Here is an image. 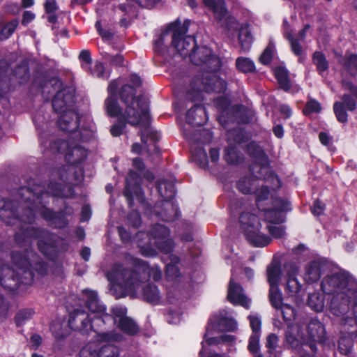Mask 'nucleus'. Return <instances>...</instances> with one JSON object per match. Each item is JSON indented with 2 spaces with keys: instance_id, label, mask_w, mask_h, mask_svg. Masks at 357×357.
<instances>
[{
  "instance_id": "obj_1",
  "label": "nucleus",
  "mask_w": 357,
  "mask_h": 357,
  "mask_svg": "<svg viewBox=\"0 0 357 357\" xmlns=\"http://www.w3.org/2000/svg\"><path fill=\"white\" fill-rule=\"evenodd\" d=\"M43 187L38 185L33 190L22 188L19 191L21 196L20 214L19 217H14L15 212L13 209V204L10 201H0V219L8 225H15L17 222H22V235L25 238L34 237L38 238V245L40 250L47 256H51L56 252V245L53 243L54 236L51 235L45 230L26 226L31 224L36 213H40L45 219L52 220L55 213L47 208L40 202L41 197H46L49 194L53 196L68 197L72 195L69 186H63L61 183H50L47 192L42 191Z\"/></svg>"
},
{
  "instance_id": "obj_2",
  "label": "nucleus",
  "mask_w": 357,
  "mask_h": 357,
  "mask_svg": "<svg viewBox=\"0 0 357 357\" xmlns=\"http://www.w3.org/2000/svg\"><path fill=\"white\" fill-rule=\"evenodd\" d=\"M121 80H114L110 82L108 87L109 96L105 101V107L107 114L110 116H118L119 119L127 121L132 125L141 126V138L147 152L154 151L159 153V149L155 145L158 140V135L150 128V116L149 114V102L146 98L140 96L135 99L133 96L136 88L141 85L142 81L139 77L132 75L130 82L122 86L121 96L126 107L124 112H121L117 102V88Z\"/></svg>"
},
{
  "instance_id": "obj_3",
  "label": "nucleus",
  "mask_w": 357,
  "mask_h": 357,
  "mask_svg": "<svg viewBox=\"0 0 357 357\" xmlns=\"http://www.w3.org/2000/svg\"><path fill=\"white\" fill-rule=\"evenodd\" d=\"M130 264L134 270L130 271L121 265L115 264L107 273L110 283V292L116 298L125 296L140 298L149 303L156 304L160 300L156 286L146 284L149 279L155 281L162 278V271L158 266L150 267L144 261L130 257Z\"/></svg>"
},
{
  "instance_id": "obj_4",
  "label": "nucleus",
  "mask_w": 357,
  "mask_h": 357,
  "mask_svg": "<svg viewBox=\"0 0 357 357\" xmlns=\"http://www.w3.org/2000/svg\"><path fill=\"white\" fill-rule=\"evenodd\" d=\"M82 298L85 301L89 313L78 309L70 315L68 325L83 334L100 329L107 322L112 320L111 316L105 312V307L100 303L97 293L94 291L84 289ZM127 309L124 306H115L112 308L113 321L123 332L134 335L139 331L138 326L132 319L126 316Z\"/></svg>"
},
{
  "instance_id": "obj_5",
  "label": "nucleus",
  "mask_w": 357,
  "mask_h": 357,
  "mask_svg": "<svg viewBox=\"0 0 357 357\" xmlns=\"http://www.w3.org/2000/svg\"><path fill=\"white\" fill-rule=\"evenodd\" d=\"M272 207H263L255 213L245 211L241 213L240 227L247 239L256 247H264L268 245L271 238L264 233L268 229L275 238H282L285 234V229L280 225L284 222L283 212L291 209L290 204L280 198L272 202Z\"/></svg>"
},
{
  "instance_id": "obj_6",
  "label": "nucleus",
  "mask_w": 357,
  "mask_h": 357,
  "mask_svg": "<svg viewBox=\"0 0 357 357\" xmlns=\"http://www.w3.org/2000/svg\"><path fill=\"white\" fill-rule=\"evenodd\" d=\"M321 289L331 295L326 307L333 316L344 317L351 308L357 317V281L346 273H335L326 276Z\"/></svg>"
},
{
  "instance_id": "obj_7",
  "label": "nucleus",
  "mask_w": 357,
  "mask_h": 357,
  "mask_svg": "<svg viewBox=\"0 0 357 357\" xmlns=\"http://www.w3.org/2000/svg\"><path fill=\"white\" fill-rule=\"evenodd\" d=\"M51 86L56 94L53 99L52 106L54 111L59 114L58 126L63 131L72 134V139L89 140L95 133V126L89 122L87 128H82L77 131L78 128L79 116L73 109L75 93L73 89H63L58 91L62 86L61 81L58 78H53L46 83L44 91Z\"/></svg>"
},
{
  "instance_id": "obj_8",
  "label": "nucleus",
  "mask_w": 357,
  "mask_h": 357,
  "mask_svg": "<svg viewBox=\"0 0 357 357\" xmlns=\"http://www.w3.org/2000/svg\"><path fill=\"white\" fill-rule=\"evenodd\" d=\"M169 230L162 225H154L151 233L144 231L138 232L135 241L139 249V252L144 257H155L158 251L165 255H169L165 259L166 264V274L169 278H176L179 275L177 264L179 259L170 254L174 247L173 241L169 238Z\"/></svg>"
},
{
  "instance_id": "obj_9",
  "label": "nucleus",
  "mask_w": 357,
  "mask_h": 357,
  "mask_svg": "<svg viewBox=\"0 0 357 357\" xmlns=\"http://www.w3.org/2000/svg\"><path fill=\"white\" fill-rule=\"evenodd\" d=\"M190 60L193 64L199 66L202 70V75L196 77L191 83L192 88L197 91V96H199L202 90L216 93L225 90V82L215 75L220 68V59L210 48L206 46L196 47L190 54Z\"/></svg>"
},
{
  "instance_id": "obj_10",
  "label": "nucleus",
  "mask_w": 357,
  "mask_h": 357,
  "mask_svg": "<svg viewBox=\"0 0 357 357\" xmlns=\"http://www.w3.org/2000/svg\"><path fill=\"white\" fill-rule=\"evenodd\" d=\"M186 29L183 27L178 28L176 24H171L168 29L162 33L160 39L155 43V50L161 52L162 46L166 45V40L169 37L172 39V47L177 53L183 58H190L192 51L196 47V42L194 37L184 36Z\"/></svg>"
},
{
  "instance_id": "obj_11",
  "label": "nucleus",
  "mask_w": 357,
  "mask_h": 357,
  "mask_svg": "<svg viewBox=\"0 0 357 357\" xmlns=\"http://www.w3.org/2000/svg\"><path fill=\"white\" fill-rule=\"evenodd\" d=\"M132 163L133 166L140 172V174H138L133 170H131L126 178V186L124 191V195L130 206L132 205V202L134 199H136L139 203H143L144 202L143 192L139 186V181L144 165L142 160L138 158H135Z\"/></svg>"
},
{
  "instance_id": "obj_12",
  "label": "nucleus",
  "mask_w": 357,
  "mask_h": 357,
  "mask_svg": "<svg viewBox=\"0 0 357 357\" xmlns=\"http://www.w3.org/2000/svg\"><path fill=\"white\" fill-rule=\"evenodd\" d=\"M48 148L53 153L66 151V160L72 165L79 163L87 156V151L74 142L59 140L54 143H50Z\"/></svg>"
},
{
  "instance_id": "obj_13",
  "label": "nucleus",
  "mask_w": 357,
  "mask_h": 357,
  "mask_svg": "<svg viewBox=\"0 0 357 357\" xmlns=\"http://www.w3.org/2000/svg\"><path fill=\"white\" fill-rule=\"evenodd\" d=\"M284 291L293 301L298 303L301 300L302 285L298 282L296 275L298 272L297 266L294 263H287L284 265Z\"/></svg>"
},
{
  "instance_id": "obj_14",
  "label": "nucleus",
  "mask_w": 357,
  "mask_h": 357,
  "mask_svg": "<svg viewBox=\"0 0 357 357\" xmlns=\"http://www.w3.org/2000/svg\"><path fill=\"white\" fill-rule=\"evenodd\" d=\"M96 330L94 341L87 343L80 351V357H98L100 344L104 342H117L121 340V335L112 333H98Z\"/></svg>"
},
{
  "instance_id": "obj_15",
  "label": "nucleus",
  "mask_w": 357,
  "mask_h": 357,
  "mask_svg": "<svg viewBox=\"0 0 357 357\" xmlns=\"http://www.w3.org/2000/svg\"><path fill=\"white\" fill-rule=\"evenodd\" d=\"M13 261L17 268L24 273L33 276V270L43 273L44 264L38 261V256L32 251H27V257H23L20 253L14 252L12 256Z\"/></svg>"
},
{
  "instance_id": "obj_16",
  "label": "nucleus",
  "mask_w": 357,
  "mask_h": 357,
  "mask_svg": "<svg viewBox=\"0 0 357 357\" xmlns=\"http://www.w3.org/2000/svg\"><path fill=\"white\" fill-rule=\"evenodd\" d=\"M259 185V181L252 176L243 178L237 183L238 189L244 194L254 192L257 196V211L264 207L263 201L267 199L269 190L266 186L261 185L260 189H255Z\"/></svg>"
},
{
  "instance_id": "obj_17",
  "label": "nucleus",
  "mask_w": 357,
  "mask_h": 357,
  "mask_svg": "<svg viewBox=\"0 0 357 357\" xmlns=\"http://www.w3.org/2000/svg\"><path fill=\"white\" fill-rule=\"evenodd\" d=\"M340 318L342 320L343 329L349 337H343L340 340L338 348L341 354L347 355L353 347L352 339L357 337V320L346 315Z\"/></svg>"
},
{
  "instance_id": "obj_18",
  "label": "nucleus",
  "mask_w": 357,
  "mask_h": 357,
  "mask_svg": "<svg viewBox=\"0 0 357 357\" xmlns=\"http://www.w3.org/2000/svg\"><path fill=\"white\" fill-rule=\"evenodd\" d=\"M208 324L217 331H234L237 328V323L231 314L222 310L213 314L209 319Z\"/></svg>"
},
{
  "instance_id": "obj_19",
  "label": "nucleus",
  "mask_w": 357,
  "mask_h": 357,
  "mask_svg": "<svg viewBox=\"0 0 357 357\" xmlns=\"http://www.w3.org/2000/svg\"><path fill=\"white\" fill-rule=\"evenodd\" d=\"M227 298L234 305L249 308L250 300L245 295L243 287L231 277L228 288Z\"/></svg>"
},
{
  "instance_id": "obj_20",
  "label": "nucleus",
  "mask_w": 357,
  "mask_h": 357,
  "mask_svg": "<svg viewBox=\"0 0 357 357\" xmlns=\"http://www.w3.org/2000/svg\"><path fill=\"white\" fill-rule=\"evenodd\" d=\"M342 100V102H335L333 110L338 121L345 123L347 121L348 115L344 106H345L349 111H354L356 108V102L355 100L348 94L344 95Z\"/></svg>"
},
{
  "instance_id": "obj_21",
  "label": "nucleus",
  "mask_w": 357,
  "mask_h": 357,
  "mask_svg": "<svg viewBox=\"0 0 357 357\" xmlns=\"http://www.w3.org/2000/svg\"><path fill=\"white\" fill-rule=\"evenodd\" d=\"M324 264L319 259H314L306 264L303 279L307 283H313L318 281L323 272Z\"/></svg>"
},
{
  "instance_id": "obj_22",
  "label": "nucleus",
  "mask_w": 357,
  "mask_h": 357,
  "mask_svg": "<svg viewBox=\"0 0 357 357\" xmlns=\"http://www.w3.org/2000/svg\"><path fill=\"white\" fill-rule=\"evenodd\" d=\"M205 109L201 105H195L187 113L186 121L193 126H200L207 120Z\"/></svg>"
},
{
  "instance_id": "obj_23",
  "label": "nucleus",
  "mask_w": 357,
  "mask_h": 357,
  "mask_svg": "<svg viewBox=\"0 0 357 357\" xmlns=\"http://www.w3.org/2000/svg\"><path fill=\"white\" fill-rule=\"evenodd\" d=\"M287 342L293 348H297L303 342V334L301 326L296 324H288L286 331Z\"/></svg>"
},
{
  "instance_id": "obj_24",
  "label": "nucleus",
  "mask_w": 357,
  "mask_h": 357,
  "mask_svg": "<svg viewBox=\"0 0 357 357\" xmlns=\"http://www.w3.org/2000/svg\"><path fill=\"white\" fill-rule=\"evenodd\" d=\"M217 331L213 326H211L209 324L206 327V333L204 336V340L202 342V349L199 351V356L201 357L206 356V345H218L221 343L220 336L214 337L213 332Z\"/></svg>"
},
{
  "instance_id": "obj_25",
  "label": "nucleus",
  "mask_w": 357,
  "mask_h": 357,
  "mask_svg": "<svg viewBox=\"0 0 357 357\" xmlns=\"http://www.w3.org/2000/svg\"><path fill=\"white\" fill-rule=\"evenodd\" d=\"M158 190L160 196L166 202V208L172 206L168 201L172 199L175 195V188L173 183L170 181H162L158 183Z\"/></svg>"
},
{
  "instance_id": "obj_26",
  "label": "nucleus",
  "mask_w": 357,
  "mask_h": 357,
  "mask_svg": "<svg viewBox=\"0 0 357 357\" xmlns=\"http://www.w3.org/2000/svg\"><path fill=\"white\" fill-rule=\"evenodd\" d=\"M282 29L284 37L290 43L292 52L297 56H301L303 53L302 47L300 45L298 40L295 39L292 37V29L291 28V25L288 23V22L286 20L283 21Z\"/></svg>"
},
{
  "instance_id": "obj_27",
  "label": "nucleus",
  "mask_w": 357,
  "mask_h": 357,
  "mask_svg": "<svg viewBox=\"0 0 357 357\" xmlns=\"http://www.w3.org/2000/svg\"><path fill=\"white\" fill-rule=\"evenodd\" d=\"M267 280L271 287H278L281 278V268L278 262L273 261L266 270Z\"/></svg>"
},
{
  "instance_id": "obj_28",
  "label": "nucleus",
  "mask_w": 357,
  "mask_h": 357,
  "mask_svg": "<svg viewBox=\"0 0 357 357\" xmlns=\"http://www.w3.org/2000/svg\"><path fill=\"white\" fill-rule=\"evenodd\" d=\"M307 305L315 312H322L325 307L324 296L317 292L310 294L307 299Z\"/></svg>"
},
{
  "instance_id": "obj_29",
  "label": "nucleus",
  "mask_w": 357,
  "mask_h": 357,
  "mask_svg": "<svg viewBox=\"0 0 357 357\" xmlns=\"http://www.w3.org/2000/svg\"><path fill=\"white\" fill-rule=\"evenodd\" d=\"M310 336L314 341H320L324 335V328L318 320H312L307 326Z\"/></svg>"
},
{
  "instance_id": "obj_30",
  "label": "nucleus",
  "mask_w": 357,
  "mask_h": 357,
  "mask_svg": "<svg viewBox=\"0 0 357 357\" xmlns=\"http://www.w3.org/2000/svg\"><path fill=\"white\" fill-rule=\"evenodd\" d=\"M236 66L238 70L244 73H251L255 70L254 62L247 57H238L236 61Z\"/></svg>"
},
{
  "instance_id": "obj_31",
  "label": "nucleus",
  "mask_w": 357,
  "mask_h": 357,
  "mask_svg": "<svg viewBox=\"0 0 357 357\" xmlns=\"http://www.w3.org/2000/svg\"><path fill=\"white\" fill-rule=\"evenodd\" d=\"M275 76L280 86L285 91L289 89V81L287 70L283 67H278L274 70Z\"/></svg>"
},
{
  "instance_id": "obj_32",
  "label": "nucleus",
  "mask_w": 357,
  "mask_h": 357,
  "mask_svg": "<svg viewBox=\"0 0 357 357\" xmlns=\"http://www.w3.org/2000/svg\"><path fill=\"white\" fill-rule=\"evenodd\" d=\"M269 299L272 306L277 310L284 304L282 301V294L278 287H270Z\"/></svg>"
},
{
  "instance_id": "obj_33",
  "label": "nucleus",
  "mask_w": 357,
  "mask_h": 357,
  "mask_svg": "<svg viewBox=\"0 0 357 357\" xmlns=\"http://www.w3.org/2000/svg\"><path fill=\"white\" fill-rule=\"evenodd\" d=\"M313 63L317 66L319 73L326 71L328 68V63L325 56L320 52H315L314 53Z\"/></svg>"
},
{
  "instance_id": "obj_34",
  "label": "nucleus",
  "mask_w": 357,
  "mask_h": 357,
  "mask_svg": "<svg viewBox=\"0 0 357 357\" xmlns=\"http://www.w3.org/2000/svg\"><path fill=\"white\" fill-rule=\"evenodd\" d=\"M108 344L102 346L99 349L98 357H119V351L117 347L107 342Z\"/></svg>"
},
{
  "instance_id": "obj_35",
  "label": "nucleus",
  "mask_w": 357,
  "mask_h": 357,
  "mask_svg": "<svg viewBox=\"0 0 357 357\" xmlns=\"http://www.w3.org/2000/svg\"><path fill=\"white\" fill-rule=\"evenodd\" d=\"M63 324V323L61 321H56L52 323L50 330L56 338H62L68 335V330L66 327L64 328Z\"/></svg>"
},
{
  "instance_id": "obj_36",
  "label": "nucleus",
  "mask_w": 357,
  "mask_h": 357,
  "mask_svg": "<svg viewBox=\"0 0 357 357\" xmlns=\"http://www.w3.org/2000/svg\"><path fill=\"white\" fill-rule=\"evenodd\" d=\"M18 22L13 20L6 24L0 25V39L4 40L8 38L15 30Z\"/></svg>"
},
{
  "instance_id": "obj_37",
  "label": "nucleus",
  "mask_w": 357,
  "mask_h": 357,
  "mask_svg": "<svg viewBox=\"0 0 357 357\" xmlns=\"http://www.w3.org/2000/svg\"><path fill=\"white\" fill-rule=\"evenodd\" d=\"M225 158L228 163L237 164L240 162L241 158L234 146H229L225 149Z\"/></svg>"
},
{
  "instance_id": "obj_38",
  "label": "nucleus",
  "mask_w": 357,
  "mask_h": 357,
  "mask_svg": "<svg viewBox=\"0 0 357 357\" xmlns=\"http://www.w3.org/2000/svg\"><path fill=\"white\" fill-rule=\"evenodd\" d=\"M275 47L273 43H270L259 57V61L263 64H268L275 54Z\"/></svg>"
},
{
  "instance_id": "obj_39",
  "label": "nucleus",
  "mask_w": 357,
  "mask_h": 357,
  "mask_svg": "<svg viewBox=\"0 0 357 357\" xmlns=\"http://www.w3.org/2000/svg\"><path fill=\"white\" fill-rule=\"evenodd\" d=\"M340 63H341L345 68L351 71L355 69L357 70V55L356 54H350L346 55L345 58H340L339 59Z\"/></svg>"
},
{
  "instance_id": "obj_40",
  "label": "nucleus",
  "mask_w": 357,
  "mask_h": 357,
  "mask_svg": "<svg viewBox=\"0 0 357 357\" xmlns=\"http://www.w3.org/2000/svg\"><path fill=\"white\" fill-rule=\"evenodd\" d=\"M259 333H252L249 339L248 349L254 356H257L259 350Z\"/></svg>"
},
{
  "instance_id": "obj_41",
  "label": "nucleus",
  "mask_w": 357,
  "mask_h": 357,
  "mask_svg": "<svg viewBox=\"0 0 357 357\" xmlns=\"http://www.w3.org/2000/svg\"><path fill=\"white\" fill-rule=\"evenodd\" d=\"M278 310L281 311L285 321H291L296 319L295 310L291 305L284 303Z\"/></svg>"
},
{
  "instance_id": "obj_42",
  "label": "nucleus",
  "mask_w": 357,
  "mask_h": 357,
  "mask_svg": "<svg viewBox=\"0 0 357 357\" xmlns=\"http://www.w3.org/2000/svg\"><path fill=\"white\" fill-rule=\"evenodd\" d=\"M194 160L202 167H206L208 164L207 156L205 151L199 148L192 153Z\"/></svg>"
},
{
  "instance_id": "obj_43",
  "label": "nucleus",
  "mask_w": 357,
  "mask_h": 357,
  "mask_svg": "<svg viewBox=\"0 0 357 357\" xmlns=\"http://www.w3.org/2000/svg\"><path fill=\"white\" fill-rule=\"evenodd\" d=\"M33 314V311L30 309L20 311L15 317V323L17 326H22L26 321L30 319Z\"/></svg>"
},
{
  "instance_id": "obj_44",
  "label": "nucleus",
  "mask_w": 357,
  "mask_h": 357,
  "mask_svg": "<svg viewBox=\"0 0 357 357\" xmlns=\"http://www.w3.org/2000/svg\"><path fill=\"white\" fill-rule=\"evenodd\" d=\"M81 61L82 67L86 71L90 70V66L91 65V58L90 53L87 50H82L79 56Z\"/></svg>"
},
{
  "instance_id": "obj_45",
  "label": "nucleus",
  "mask_w": 357,
  "mask_h": 357,
  "mask_svg": "<svg viewBox=\"0 0 357 357\" xmlns=\"http://www.w3.org/2000/svg\"><path fill=\"white\" fill-rule=\"evenodd\" d=\"M252 333H261V319L256 314L250 315L248 317Z\"/></svg>"
},
{
  "instance_id": "obj_46",
  "label": "nucleus",
  "mask_w": 357,
  "mask_h": 357,
  "mask_svg": "<svg viewBox=\"0 0 357 357\" xmlns=\"http://www.w3.org/2000/svg\"><path fill=\"white\" fill-rule=\"evenodd\" d=\"M321 110V106L319 102L314 100H309L304 109V113L305 114H310L312 113H317Z\"/></svg>"
},
{
  "instance_id": "obj_47",
  "label": "nucleus",
  "mask_w": 357,
  "mask_h": 357,
  "mask_svg": "<svg viewBox=\"0 0 357 357\" xmlns=\"http://www.w3.org/2000/svg\"><path fill=\"white\" fill-rule=\"evenodd\" d=\"M248 152L255 158H262L264 155L262 149L256 143H250L248 144Z\"/></svg>"
},
{
  "instance_id": "obj_48",
  "label": "nucleus",
  "mask_w": 357,
  "mask_h": 357,
  "mask_svg": "<svg viewBox=\"0 0 357 357\" xmlns=\"http://www.w3.org/2000/svg\"><path fill=\"white\" fill-rule=\"evenodd\" d=\"M104 66L102 63L100 62H96L94 65L93 69H91L90 67V70H87L90 72L92 75L97 76L98 77H107V75H105L104 73Z\"/></svg>"
},
{
  "instance_id": "obj_49",
  "label": "nucleus",
  "mask_w": 357,
  "mask_h": 357,
  "mask_svg": "<svg viewBox=\"0 0 357 357\" xmlns=\"http://www.w3.org/2000/svg\"><path fill=\"white\" fill-rule=\"evenodd\" d=\"M17 271L16 270L10 269L8 266H0V284L1 285H5L3 283V278L2 276L3 273L5 272V276L8 278H12L14 280V272Z\"/></svg>"
},
{
  "instance_id": "obj_50",
  "label": "nucleus",
  "mask_w": 357,
  "mask_h": 357,
  "mask_svg": "<svg viewBox=\"0 0 357 357\" xmlns=\"http://www.w3.org/2000/svg\"><path fill=\"white\" fill-rule=\"evenodd\" d=\"M266 182L271 185L273 189H276L280 186L279 178L273 172H270L269 176L266 178Z\"/></svg>"
},
{
  "instance_id": "obj_51",
  "label": "nucleus",
  "mask_w": 357,
  "mask_h": 357,
  "mask_svg": "<svg viewBox=\"0 0 357 357\" xmlns=\"http://www.w3.org/2000/svg\"><path fill=\"white\" fill-rule=\"evenodd\" d=\"M278 344V337L275 334H270L267 337L266 347L270 351H273L276 349Z\"/></svg>"
},
{
  "instance_id": "obj_52",
  "label": "nucleus",
  "mask_w": 357,
  "mask_h": 357,
  "mask_svg": "<svg viewBox=\"0 0 357 357\" xmlns=\"http://www.w3.org/2000/svg\"><path fill=\"white\" fill-rule=\"evenodd\" d=\"M128 221L133 227H138L141 225V219L138 212H132L128 216Z\"/></svg>"
},
{
  "instance_id": "obj_53",
  "label": "nucleus",
  "mask_w": 357,
  "mask_h": 357,
  "mask_svg": "<svg viewBox=\"0 0 357 357\" xmlns=\"http://www.w3.org/2000/svg\"><path fill=\"white\" fill-rule=\"evenodd\" d=\"M324 210V204L320 201L317 200L314 202L311 211L314 215H320Z\"/></svg>"
},
{
  "instance_id": "obj_54",
  "label": "nucleus",
  "mask_w": 357,
  "mask_h": 357,
  "mask_svg": "<svg viewBox=\"0 0 357 357\" xmlns=\"http://www.w3.org/2000/svg\"><path fill=\"white\" fill-rule=\"evenodd\" d=\"M342 86L344 90L349 91L351 94L357 98V86L351 82L346 80L342 81Z\"/></svg>"
},
{
  "instance_id": "obj_55",
  "label": "nucleus",
  "mask_w": 357,
  "mask_h": 357,
  "mask_svg": "<svg viewBox=\"0 0 357 357\" xmlns=\"http://www.w3.org/2000/svg\"><path fill=\"white\" fill-rule=\"evenodd\" d=\"M124 128V124L123 123H116L114 124L112 128H111V133L113 136L117 137L119 136Z\"/></svg>"
},
{
  "instance_id": "obj_56",
  "label": "nucleus",
  "mask_w": 357,
  "mask_h": 357,
  "mask_svg": "<svg viewBox=\"0 0 357 357\" xmlns=\"http://www.w3.org/2000/svg\"><path fill=\"white\" fill-rule=\"evenodd\" d=\"M180 320L181 316L178 312H169L167 315V321L169 324H177Z\"/></svg>"
},
{
  "instance_id": "obj_57",
  "label": "nucleus",
  "mask_w": 357,
  "mask_h": 357,
  "mask_svg": "<svg viewBox=\"0 0 357 357\" xmlns=\"http://www.w3.org/2000/svg\"><path fill=\"white\" fill-rule=\"evenodd\" d=\"M30 344L31 347L34 349H38L41 344V337L37 334L33 335L30 339Z\"/></svg>"
},
{
  "instance_id": "obj_58",
  "label": "nucleus",
  "mask_w": 357,
  "mask_h": 357,
  "mask_svg": "<svg viewBox=\"0 0 357 357\" xmlns=\"http://www.w3.org/2000/svg\"><path fill=\"white\" fill-rule=\"evenodd\" d=\"M35 18V15L31 11H26L23 14L22 24L26 25L32 22Z\"/></svg>"
},
{
  "instance_id": "obj_59",
  "label": "nucleus",
  "mask_w": 357,
  "mask_h": 357,
  "mask_svg": "<svg viewBox=\"0 0 357 357\" xmlns=\"http://www.w3.org/2000/svg\"><path fill=\"white\" fill-rule=\"evenodd\" d=\"M91 208L87 206H84L82 210L81 221H87L91 217Z\"/></svg>"
},
{
  "instance_id": "obj_60",
  "label": "nucleus",
  "mask_w": 357,
  "mask_h": 357,
  "mask_svg": "<svg viewBox=\"0 0 357 357\" xmlns=\"http://www.w3.org/2000/svg\"><path fill=\"white\" fill-rule=\"evenodd\" d=\"M319 138L321 143L325 146L328 145L331 140V137L326 132H321L319 133Z\"/></svg>"
},
{
  "instance_id": "obj_61",
  "label": "nucleus",
  "mask_w": 357,
  "mask_h": 357,
  "mask_svg": "<svg viewBox=\"0 0 357 357\" xmlns=\"http://www.w3.org/2000/svg\"><path fill=\"white\" fill-rule=\"evenodd\" d=\"M215 104L220 109H222L223 111L225 110L229 105L228 101L222 97L218 98L216 100Z\"/></svg>"
},
{
  "instance_id": "obj_62",
  "label": "nucleus",
  "mask_w": 357,
  "mask_h": 357,
  "mask_svg": "<svg viewBox=\"0 0 357 357\" xmlns=\"http://www.w3.org/2000/svg\"><path fill=\"white\" fill-rule=\"evenodd\" d=\"M47 13H52L56 10V2L54 0H47L45 4Z\"/></svg>"
},
{
  "instance_id": "obj_63",
  "label": "nucleus",
  "mask_w": 357,
  "mask_h": 357,
  "mask_svg": "<svg viewBox=\"0 0 357 357\" xmlns=\"http://www.w3.org/2000/svg\"><path fill=\"white\" fill-rule=\"evenodd\" d=\"M280 112L284 119H287L291 115V110L287 105H281L280 107Z\"/></svg>"
},
{
  "instance_id": "obj_64",
  "label": "nucleus",
  "mask_w": 357,
  "mask_h": 357,
  "mask_svg": "<svg viewBox=\"0 0 357 357\" xmlns=\"http://www.w3.org/2000/svg\"><path fill=\"white\" fill-rule=\"evenodd\" d=\"M220 157L219 150L216 149H211L210 150V158L212 162H216L218 161Z\"/></svg>"
}]
</instances>
